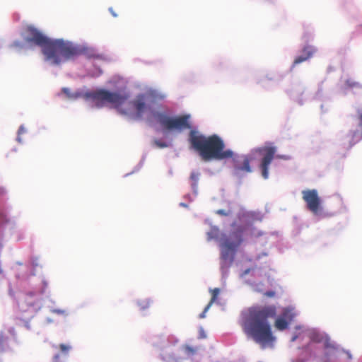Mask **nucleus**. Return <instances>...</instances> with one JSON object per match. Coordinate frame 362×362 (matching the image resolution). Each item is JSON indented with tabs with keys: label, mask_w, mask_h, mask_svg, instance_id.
<instances>
[{
	"label": "nucleus",
	"mask_w": 362,
	"mask_h": 362,
	"mask_svg": "<svg viewBox=\"0 0 362 362\" xmlns=\"http://www.w3.org/2000/svg\"><path fill=\"white\" fill-rule=\"evenodd\" d=\"M233 163L235 170L237 172L251 173L252 168L250 163L254 160L255 157L252 154L233 156Z\"/></svg>",
	"instance_id": "nucleus-9"
},
{
	"label": "nucleus",
	"mask_w": 362,
	"mask_h": 362,
	"mask_svg": "<svg viewBox=\"0 0 362 362\" xmlns=\"http://www.w3.org/2000/svg\"><path fill=\"white\" fill-rule=\"evenodd\" d=\"M189 141L192 148L205 161L230 158L233 156L231 150H224V142L216 134L206 137L194 130H191Z\"/></svg>",
	"instance_id": "nucleus-4"
},
{
	"label": "nucleus",
	"mask_w": 362,
	"mask_h": 362,
	"mask_svg": "<svg viewBox=\"0 0 362 362\" xmlns=\"http://www.w3.org/2000/svg\"><path fill=\"white\" fill-rule=\"evenodd\" d=\"M183 349L189 355H193L196 352V349L194 348L190 347L187 345L184 346Z\"/></svg>",
	"instance_id": "nucleus-19"
},
{
	"label": "nucleus",
	"mask_w": 362,
	"mask_h": 362,
	"mask_svg": "<svg viewBox=\"0 0 362 362\" xmlns=\"http://www.w3.org/2000/svg\"><path fill=\"white\" fill-rule=\"evenodd\" d=\"M276 314L274 305L253 306L242 313L240 325L244 333L262 349L272 347L276 341L269 322Z\"/></svg>",
	"instance_id": "nucleus-1"
},
{
	"label": "nucleus",
	"mask_w": 362,
	"mask_h": 362,
	"mask_svg": "<svg viewBox=\"0 0 362 362\" xmlns=\"http://www.w3.org/2000/svg\"><path fill=\"white\" fill-rule=\"evenodd\" d=\"M153 143L157 147H158L160 148H163L168 147V144L165 141H163L160 139H155Z\"/></svg>",
	"instance_id": "nucleus-18"
},
{
	"label": "nucleus",
	"mask_w": 362,
	"mask_h": 362,
	"mask_svg": "<svg viewBox=\"0 0 362 362\" xmlns=\"http://www.w3.org/2000/svg\"><path fill=\"white\" fill-rule=\"evenodd\" d=\"M151 115L155 118L161 127L168 131H177L179 132L191 129V125L189 122L190 115H183L178 117H169L164 112L152 111Z\"/></svg>",
	"instance_id": "nucleus-6"
},
{
	"label": "nucleus",
	"mask_w": 362,
	"mask_h": 362,
	"mask_svg": "<svg viewBox=\"0 0 362 362\" xmlns=\"http://www.w3.org/2000/svg\"><path fill=\"white\" fill-rule=\"evenodd\" d=\"M255 152L263 156L259 167L262 170V177L264 179H267L269 177V166L274 157L276 148L274 146H265L255 149Z\"/></svg>",
	"instance_id": "nucleus-8"
},
{
	"label": "nucleus",
	"mask_w": 362,
	"mask_h": 362,
	"mask_svg": "<svg viewBox=\"0 0 362 362\" xmlns=\"http://www.w3.org/2000/svg\"><path fill=\"white\" fill-rule=\"evenodd\" d=\"M62 92L69 98H77L79 96V93H71L70 90L68 88H63Z\"/></svg>",
	"instance_id": "nucleus-15"
},
{
	"label": "nucleus",
	"mask_w": 362,
	"mask_h": 362,
	"mask_svg": "<svg viewBox=\"0 0 362 362\" xmlns=\"http://www.w3.org/2000/svg\"><path fill=\"white\" fill-rule=\"evenodd\" d=\"M302 197L306 204L307 209L313 214H318L322 211V201L317 189L302 191Z\"/></svg>",
	"instance_id": "nucleus-7"
},
{
	"label": "nucleus",
	"mask_w": 362,
	"mask_h": 362,
	"mask_svg": "<svg viewBox=\"0 0 362 362\" xmlns=\"http://www.w3.org/2000/svg\"><path fill=\"white\" fill-rule=\"evenodd\" d=\"M199 173L192 172L190 175V179L192 180V187L194 188L197 185V182L199 180Z\"/></svg>",
	"instance_id": "nucleus-16"
},
{
	"label": "nucleus",
	"mask_w": 362,
	"mask_h": 362,
	"mask_svg": "<svg viewBox=\"0 0 362 362\" xmlns=\"http://www.w3.org/2000/svg\"><path fill=\"white\" fill-rule=\"evenodd\" d=\"M296 338H297V337H296V336L293 337L292 338V341H294L296 339Z\"/></svg>",
	"instance_id": "nucleus-33"
},
{
	"label": "nucleus",
	"mask_w": 362,
	"mask_h": 362,
	"mask_svg": "<svg viewBox=\"0 0 362 362\" xmlns=\"http://www.w3.org/2000/svg\"><path fill=\"white\" fill-rule=\"evenodd\" d=\"M25 33V42L40 47L45 60L52 65H60L83 52L82 49L69 42L49 38L33 25H28Z\"/></svg>",
	"instance_id": "nucleus-2"
},
{
	"label": "nucleus",
	"mask_w": 362,
	"mask_h": 362,
	"mask_svg": "<svg viewBox=\"0 0 362 362\" xmlns=\"http://www.w3.org/2000/svg\"><path fill=\"white\" fill-rule=\"evenodd\" d=\"M18 141H21V139L19 136L18 137Z\"/></svg>",
	"instance_id": "nucleus-34"
},
{
	"label": "nucleus",
	"mask_w": 362,
	"mask_h": 362,
	"mask_svg": "<svg viewBox=\"0 0 362 362\" xmlns=\"http://www.w3.org/2000/svg\"><path fill=\"white\" fill-rule=\"evenodd\" d=\"M346 84L347 86L351 87V88L359 86V84L358 82L353 81L351 79L346 80Z\"/></svg>",
	"instance_id": "nucleus-22"
},
{
	"label": "nucleus",
	"mask_w": 362,
	"mask_h": 362,
	"mask_svg": "<svg viewBox=\"0 0 362 362\" xmlns=\"http://www.w3.org/2000/svg\"><path fill=\"white\" fill-rule=\"evenodd\" d=\"M303 54L304 55H308L310 53V57L313 56V54L316 52V49L314 47L308 45L305 46L303 49Z\"/></svg>",
	"instance_id": "nucleus-12"
},
{
	"label": "nucleus",
	"mask_w": 362,
	"mask_h": 362,
	"mask_svg": "<svg viewBox=\"0 0 362 362\" xmlns=\"http://www.w3.org/2000/svg\"><path fill=\"white\" fill-rule=\"evenodd\" d=\"M8 338L3 334H0V351H3L4 346L6 344Z\"/></svg>",
	"instance_id": "nucleus-20"
},
{
	"label": "nucleus",
	"mask_w": 362,
	"mask_h": 362,
	"mask_svg": "<svg viewBox=\"0 0 362 362\" xmlns=\"http://www.w3.org/2000/svg\"><path fill=\"white\" fill-rule=\"evenodd\" d=\"M309 58H310V54H308V55H304V54H303V55H301V56H298V57H297L295 59V60H294V62H293V66H296V65H297V64H300V63H302V62H305V61L308 60Z\"/></svg>",
	"instance_id": "nucleus-13"
},
{
	"label": "nucleus",
	"mask_w": 362,
	"mask_h": 362,
	"mask_svg": "<svg viewBox=\"0 0 362 362\" xmlns=\"http://www.w3.org/2000/svg\"><path fill=\"white\" fill-rule=\"evenodd\" d=\"M86 100H91L98 107L111 104L121 115H129L134 119H141L149 109L144 94L138 95L129 100V95L122 92H111L105 89L87 91L83 94Z\"/></svg>",
	"instance_id": "nucleus-3"
},
{
	"label": "nucleus",
	"mask_w": 362,
	"mask_h": 362,
	"mask_svg": "<svg viewBox=\"0 0 362 362\" xmlns=\"http://www.w3.org/2000/svg\"><path fill=\"white\" fill-rule=\"evenodd\" d=\"M110 11L111 12V13H112L115 17H116V16H117V15L115 13V12H113L112 8H110Z\"/></svg>",
	"instance_id": "nucleus-31"
},
{
	"label": "nucleus",
	"mask_w": 362,
	"mask_h": 362,
	"mask_svg": "<svg viewBox=\"0 0 362 362\" xmlns=\"http://www.w3.org/2000/svg\"><path fill=\"white\" fill-rule=\"evenodd\" d=\"M211 305L208 303V305L205 307L203 312L199 315V318H204L206 316V312L209 310Z\"/></svg>",
	"instance_id": "nucleus-24"
},
{
	"label": "nucleus",
	"mask_w": 362,
	"mask_h": 362,
	"mask_svg": "<svg viewBox=\"0 0 362 362\" xmlns=\"http://www.w3.org/2000/svg\"><path fill=\"white\" fill-rule=\"evenodd\" d=\"M216 213L218 215H221V216H227L229 215V212L228 211H226L225 210L223 209H218L216 211Z\"/></svg>",
	"instance_id": "nucleus-25"
},
{
	"label": "nucleus",
	"mask_w": 362,
	"mask_h": 362,
	"mask_svg": "<svg viewBox=\"0 0 362 362\" xmlns=\"http://www.w3.org/2000/svg\"><path fill=\"white\" fill-rule=\"evenodd\" d=\"M250 269H245V271L243 272V274H242L241 276H244L250 273Z\"/></svg>",
	"instance_id": "nucleus-28"
},
{
	"label": "nucleus",
	"mask_w": 362,
	"mask_h": 362,
	"mask_svg": "<svg viewBox=\"0 0 362 362\" xmlns=\"http://www.w3.org/2000/svg\"><path fill=\"white\" fill-rule=\"evenodd\" d=\"M199 337L200 339H204V338H206V334H205V332H204V329H203L202 327H200V328H199Z\"/></svg>",
	"instance_id": "nucleus-26"
},
{
	"label": "nucleus",
	"mask_w": 362,
	"mask_h": 362,
	"mask_svg": "<svg viewBox=\"0 0 362 362\" xmlns=\"http://www.w3.org/2000/svg\"><path fill=\"white\" fill-rule=\"evenodd\" d=\"M138 305L141 310H145L150 307L151 301L147 298L142 299L138 301Z\"/></svg>",
	"instance_id": "nucleus-11"
},
{
	"label": "nucleus",
	"mask_w": 362,
	"mask_h": 362,
	"mask_svg": "<svg viewBox=\"0 0 362 362\" xmlns=\"http://www.w3.org/2000/svg\"><path fill=\"white\" fill-rule=\"evenodd\" d=\"M59 349L62 353L67 354L68 352L71 349V346L69 344H61L59 346Z\"/></svg>",
	"instance_id": "nucleus-17"
},
{
	"label": "nucleus",
	"mask_w": 362,
	"mask_h": 362,
	"mask_svg": "<svg viewBox=\"0 0 362 362\" xmlns=\"http://www.w3.org/2000/svg\"><path fill=\"white\" fill-rule=\"evenodd\" d=\"M59 358V356L58 354L55 355L54 358V362H58Z\"/></svg>",
	"instance_id": "nucleus-30"
},
{
	"label": "nucleus",
	"mask_w": 362,
	"mask_h": 362,
	"mask_svg": "<svg viewBox=\"0 0 362 362\" xmlns=\"http://www.w3.org/2000/svg\"><path fill=\"white\" fill-rule=\"evenodd\" d=\"M264 234V232H262V231H257L255 229H254L252 230V232L251 233V235L255 237V238H259V237L263 235Z\"/></svg>",
	"instance_id": "nucleus-23"
},
{
	"label": "nucleus",
	"mask_w": 362,
	"mask_h": 362,
	"mask_svg": "<svg viewBox=\"0 0 362 362\" xmlns=\"http://www.w3.org/2000/svg\"><path fill=\"white\" fill-rule=\"evenodd\" d=\"M172 358H173L170 356H163V359L165 361H170Z\"/></svg>",
	"instance_id": "nucleus-27"
},
{
	"label": "nucleus",
	"mask_w": 362,
	"mask_h": 362,
	"mask_svg": "<svg viewBox=\"0 0 362 362\" xmlns=\"http://www.w3.org/2000/svg\"><path fill=\"white\" fill-rule=\"evenodd\" d=\"M288 322L284 318H278L275 322V327L279 330H284L287 328Z\"/></svg>",
	"instance_id": "nucleus-10"
},
{
	"label": "nucleus",
	"mask_w": 362,
	"mask_h": 362,
	"mask_svg": "<svg viewBox=\"0 0 362 362\" xmlns=\"http://www.w3.org/2000/svg\"><path fill=\"white\" fill-rule=\"evenodd\" d=\"M243 229L238 228L221 243V268L222 270L228 269L232 265L235 252L243 241Z\"/></svg>",
	"instance_id": "nucleus-5"
},
{
	"label": "nucleus",
	"mask_w": 362,
	"mask_h": 362,
	"mask_svg": "<svg viewBox=\"0 0 362 362\" xmlns=\"http://www.w3.org/2000/svg\"><path fill=\"white\" fill-rule=\"evenodd\" d=\"M25 132V129L23 127H21L18 129V135L21 134H23Z\"/></svg>",
	"instance_id": "nucleus-29"
},
{
	"label": "nucleus",
	"mask_w": 362,
	"mask_h": 362,
	"mask_svg": "<svg viewBox=\"0 0 362 362\" xmlns=\"http://www.w3.org/2000/svg\"><path fill=\"white\" fill-rule=\"evenodd\" d=\"M358 113V118L359 120L358 126L361 129V134L360 138L362 139V110H358L357 111Z\"/></svg>",
	"instance_id": "nucleus-21"
},
{
	"label": "nucleus",
	"mask_w": 362,
	"mask_h": 362,
	"mask_svg": "<svg viewBox=\"0 0 362 362\" xmlns=\"http://www.w3.org/2000/svg\"><path fill=\"white\" fill-rule=\"evenodd\" d=\"M267 295L268 296H274V293H273V292H268V293H267Z\"/></svg>",
	"instance_id": "nucleus-32"
},
{
	"label": "nucleus",
	"mask_w": 362,
	"mask_h": 362,
	"mask_svg": "<svg viewBox=\"0 0 362 362\" xmlns=\"http://www.w3.org/2000/svg\"><path fill=\"white\" fill-rule=\"evenodd\" d=\"M211 298L209 303V305H212V304L216 300L217 297L220 293V290L218 288H215L211 291Z\"/></svg>",
	"instance_id": "nucleus-14"
}]
</instances>
